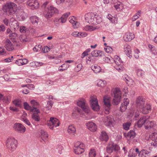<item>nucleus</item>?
I'll list each match as a JSON object with an SVG mask.
<instances>
[{
  "label": "nucleus",
  "instance_id": "nucleus-1",
  "mask_svg": "<svg viewBox=\"0 0 157 157\" xmlns=\"http://www.w3.org/2000/svg\"><path fill=\"white\" fill-rule=\"evenodd\" d=\"M2 9L7 15H12L16 12L17 6V5L13 2H8L3 6Z\"/></svg>",
  "mask_w": 157,
  "mask_h": 157
},
{
  "label": "nucleus",
  "instance_id": "nucleus-2",
  "mask_svg": "<svg viewBox=\"0 0 157 157\" xmlns=\"http://www.w3.org/2000/svg\"><path fill=\"white\" fill-rule=\"evenodd\" d=\"M17 141L13 138L9 137L6 142V146L9 150L12 151H14L17 147Z\"/></svg>",
  "mask_w": 157,
  "mask_h": 157
},
{
  "label": "nucleus",
  "instance_id": "nucleus-3",
  "mask_svg": "<svg viewBox=\"0 0 157 157\" xmlns=\"http://www.w3.org/2000/svg\"><path fill=\"white\" fill-rule=\"evenodd\" d=\"M77 105L81 107L83 111L86 113L90 112V108L86 103V100L83 98L79 99L77 102Z\"/></svg>",
  "mask_w": 157,
  "mask_h": 157
},
{
  "label": "nucleus",
  "instance_id": "nucleus-4",
  "mask_svg": "<svg viewBox=\"0 0 157 157\" xmlns=\"http://www.w3.org/2000/svg\"><path fill=\"white\" fill-rule=\"evenodd\" d=\"M106 150L108 153L111 154L114 151L116 153L118 152L120 150V147L116 144L110 143L107 146Z\"/></svg>",
  "mask_w": 157,
  "mask_h": 157
},
{
  "label": "nucleus",
  "instance_id": "nucleus-5",
  "mask_svg": "<svg viewBox=\"0 0 157 157\" xmlns=\"http://www.w3.org/2000/svg\"><path fill=\"white\" fill-rule=\"evenodd\" d=\"M90 98L91 99L90 102L92 109L94 111H98L100 109V108L97 98L92 95L90 96Z\"/></svg>",
  "mask_w": 157,
  "mask_h": 157
},
{
  "label": "nucleus",
  "instance_id": "nucleus-6",
  "mask_svg": "<svg viewBox=\"0 0 157 157\" xmlns=\"http://www.w3.org/2000/svg\"><path fill=\"white\" fill-rule=\"evenodd\" d=\"M47 124L50 128L53 129L54 127H56L59 125V121L56 118L51 117L50 120L48 121Z\"/></svg>",
  "mask_w": 157,
  "mask_h": 157
},
{
  "label": "nucleus",
  "instance_id": "nucleus-7",
  "mask_svg": "<svg viewBox=\"0 0 157 157\" xmlns=\"http://www.w3.org/2000/svg\"><path fill=\"white\" fill-rule=\"evenodd\" d=\"M13 128L16 131L23 133L25 132L26 128L21 124L16 123L14 124Z\"/></svg>",
  "mask_w": 157,
  "mask_h": 157
},
{
  "label": "nucleus",
  "instance_id": "nucleus-8",
  "mask_svg": "<svg viewBox=\"0 0 157 157\" xmlns=\"http://www.w3.org/2000/svg\"><path fill=\"white\" fill-rule=\"evenodd\" d=\"M146 104L145 99L142 96L138 97L136 101V108L139 109L144 106V105Z\"/></svg>",
  "mask_w": 157,
  "mask_h": 157
},
{
  "label": "nucleus",
  "instance_id": "nucleus-9",
  "mask_svg": "<svg viewBox=\"0 0 157 157\" xmlns=\"http://www.w3.org/2000/svg\"><path fill=\"white\" fill-rule=\"evenodd\" d=\"M9 24L11 29H13L15 30L18 29L19 27V24L17 21L13 17L10 18Z\"/></svg>",
  "mask_w": 157,
  "mask_h": 157
},
{
  "label": "nucleus",
  "instance_id": "nucleus-10",
  "mask_svg": "<svg viewBox=\"0 0 157 157\" xmlns=\"http://www.w3.org/2000/svg\"><path fill=\"white\" fill-rule=\"evenodd\" d=\"M110 99V97L108 96H105L104 97L103 101L104 104L106 107V108H105V110L107 112V113H109L111 106Z\"/></svg>",
  "mask_w": 157,
  "mask_h": 157
},
{
  "label": "nucleus",
  "instance_id": "nucleus-11",
  "mask_svg": "<svg viewBox=\"0 0 157 157\" xmlns=\"http://www.w3.org/2000/svg\"><path fill=\"white\" fill-rule=\"evenodd\" d=\"M27 4L32 9H36L39 7V3L36 0H29L27 2Z\"/></svg>",
  "mask_w": 157,
  "mask_h": 157
},
{
  "label": "nucleus",
  "instance_id": "nucleus-12",
  "mask_svg": "<svg viewBox=\"0 0 157 157\" xmlns=\"http://www.w3.org/2000/svg\"><path fill=\"white\" fill-rule=\"evenodd\" d=\"M151 107L150 105L148 104H145L144 106L140 109V112L144 114L148 113L151 110Z\"/></svg>",
  "mask_w": 157,
  "mask_h": 157
},
{
  "label": "nucleus",
  "instance_id": "nucleus-13",
  "mask_svg": "<svg viewBox=\"0 0 157 157\" xmlns=\"http://www.w3.org/2000/svg\"><path fill=\"white\" fill-rule=\"evenodd\" d=\"M150 117L148 116H144L143 117L141 118L138 121L137 123L138 127L139 128H140L142 127L144 124H145Z\"/></svg>",
  "mask_w": 157,
  "mask_h": 157
},
{
  "label": "nucleus",
  "instance_id": "nucleus-14",
  "mask_svg": "<svg viewBox=\"0 0 157 157\" xmlns=\"http://www.w3.org/2000/svg\"><path fill=\"white\" fill-rule=\"evenodd\" d=\"M5 47L6 49L9 51H12L14 49L13 45L8 39H7L5 42Z\"/></svg>",
  "mask_w": 157,
  "mask_h": 157
},
{
  "label": "nucleus",
  "instance_id": "nucleus-15",
  "mask_svg": "<svg viewBox=\"0 0 157 157\" xmlns=\"http://www.w3.org/2000/svg\"><path fill=\"white\" fill-rule=\"evenodd\" d=\"M24 107L25 109L30 110L31 112H35L37 113H40V111L35 107H32L30 106L27 102L24 103Z\"/></svg>",
  "mask_w": 157,
  "mask_h": 157
},
{
  "label": "nucleus",
  "instance_id": "nucleus-16",
  "mask_svg": "<svg viewBox=\"0 0 157 157\" xmlns=\"http://www.w3.org/2000/svg\"><path fill=\"white\" fill-rule=\"evenodd\" d=\"M86 125L87 128L91 132H94L97 130V126L95 123L93 122H88L86 124Z\"/></svg>",
  "mask_w": 157,
  "mask_h": 157
},
{
  "label": "nucleus",
  "instance_id": "nucleus-17",
  "mask_svg": "<svg viewBox=\"0 0 157 157\" xmlns=\"http://www.w3.org/2000/svg\"><path fill=\"white\" fill-rule=\"evenodd\" d=\"M124 51L127 56L131 58L132 57V51L131 47L128 44L124 45Z\"/></svg>",
  "mask_w": 157,
  "mask_h": 157
},
{
  "label": "nucleus",
  "instance_id": "nucleus-18",
  "mask_svg": "<svg viewBox=\"0 0 157 157\" xmlns=\"http://www.w3.org/2000/svg\"><path fill=\"white\" fill-rule=\"evenodd\" d=\"M129 100L128 98H124L123 100V103H122L120 107V110L121 112L124 111L127 109V106L129 104Z\"/></svg>",
  "mask_w": 157,
  "mask_h": 157
},
{
  "label": "nucleus",
  "instance_id": "nucleus-19",
  "mask_svg": "<svg viewBox=\"0 0 157 157\" xmlns=\"http://www.w3.org/2000/svg\"><path fill=\"white\" fill-rule=\"evenodd\" d=\"M135 37L134 34L132 33H127L123 37L124 40L126 41H130Z\"/></svg>",
  "mask_w": 157,
  "mask_h": 157
},
{
  "label": "nucleus",
  "instance_id": "nucleus-20",
  "mask_svg": "<svg viewBox=\"0 0 157 157\" xmlns=\"http://www.w3.org/2000/svg\"><path fill=\"white\" fill-rule=\"evenodd\" d=\"M113 117L111 116H107L105 118L104 122L105 125L110 126L112 124Z\"/></svg>",
  "mask_w": 157,
  "mask_h": 157
},
{
  "label": "nucleus",
  "instance_id": "nucleus-21",
  "mask_svg": "<svg viewBox=\"0 0 157 157\" xmlns=\"http://www.w3.org/2000/svg\"><path fill=\"white\" fill-rule=\"evenodd\" d=\"M94 17L93 20L91 21L92 24L97 25L100 23L102 21V18L98 15L94 14Z\"/></svg>",
  "mask_w": 157,
  "mask_h": 157
},
{
  "label": "nucleus",
  "instance_id": "nucleus-22",
  "mask_svg": "<svg viewBox=\"0 0 157 157\" xmlns=\"http://www.w3.org/2000/svg\"><path fill=\"white\" fill-rule=\"evenodd\" d=\"M112 95L114 98H121V92L118 88H116L114 89Z\"/></svg>",
  "mask_w": 157,
  "mask_h": 157
},
{
  "label": "nucleus",
  "instance_id": "nucleus-23",
  "mask_svg": "<svg viewBox=\"0 0 157 157\" xmlns=\"http://www.w3.org/2000/svg\"><path fill=\"white\" fill-rule=\"evenodd\" d=\"M94 16L93 13H88L85 15V19L86 22L92 24V23L90 21L93 20Z\"/></svg>",
  "mask_w": 157,
  "mask_h": 157
},
{
  "label": "nucleus",
  "instance_id": "nucleus-24",
  "mask_svg": "<svg viewBox=\"0 0 157 157\" xmlns=\"http://www.w3.org/2000/svg\"><path fill=\"white\" fill-rule=\"evenodd\" d=\"M91 55L93 57H97L98 56H102L104 55L103 52L101 51L94 50L91 52Z\"/></svg>",
  "mask_w": 157,
  "mask_h": 157
},
{
  "label": "nucleus",
  "instance_id": "nucleus-25",
  "mask_svg": "<svg viewBox=\"0 0 157 157\" xmlns=\"http://www.w3.org/2000/svg\"><path fill=\"white\" fill-rule=\"evenodd\" d=\"M99 138L101 141H107L109 139V137L106 132L104 131H102L101 132V134Z\"/></svg>",
  "mask_w": 157,
  "mask_h": 157
},
{
  "label": "nucleus",
  "instance_id": "nucleus-26",
  "mask_svg": "<svg viewBox=\"0 0 157 157\" xmlns=\"http://www.w3.org/2000/svg\"><path fill=\"white\" fill-rule=\"evenodd\" d=\"M154 134V133H152V135L149 136V139H151L152 140L151 143V145L156 146L157 144V137H155Z\"/></svg>",
  "mask_w": 157,
  "mask_h": 157
},
{
  "label": "nucleus",
  "instance_id": "nucleus-27",
  "mask_svg": "<svg viewBox=\"0 0 157 157\" xmlns=\"http://www.w3.org/2000/svg\"><path fill=\"white\" fill-rule=\"evenodd\" d=\"M67 132L70 134L75 135L76 132V129L73 125H69L68 127Z\"/></svg>",
  "mask_w": 157,
  "mask_h": 157
},
{
  "label": "nucleus",
  "instance_id": "nucleus-28",
  "mask_svg": "<svg viewBox=\"0 0 157 157\" xmlns=\"http://www.w3.org/2000/svg\"><path fill=\"white\" fill-rule=\"evenodd\" d=\"M84 147H78L75 148L74 149V152L77 155L81 154L84 151Z\"/></svg>",
  "mask_w": 157,
  "mask_h": 157
},
{
  "label": "nucleus",
  "instance_id": "nucleus-29",
  "mask_svg": "<svg viewBox=\"0 0 157 157\" xmlns=\"http://www.w3.org/2000/svg\"><path fill=\"white\" fill-rule=\"evenodd\" d=\"M43 15L47 19L50 18L52 16V13L49 11L47 7L44 10L43 13Z\"/></svg>",
  "mask_w": 157,
  "mask_h": 157
},
{
  "label": "nucleus",
  "instance_id": "nucleus-30",
  "mask_svg": "<svg viewBox=\"0 0 157 157\" xmlns=\"http://www.w3.org/2000/svg\"><path fill=\"white\" fill-rule=\"evenodd\" d=\"M91 68L95 73H97L100 72L101 70V67L97 65L92 66L91 67Z\"/></svg>",
  "mask_w": 157,
  "mask_h": 157
},
{
  "label": "nucleus",
  "instance_id": "nucleus-31",
  "mask_svg": "<svg viewBox=\"0 0 157 157\" xmlns=\"http://www.w3.org/2000/svg\"><path fill=\"white\" fill-rule=\"evenodd\" d=\"M48 8L50 11L51 13H52V15L54 13H57L58 12V10L55 7L52 6H49L47 7Z\"/></svg>",
  "mask_w": 157,
  "mask_h": 157
},
{
  "label": "nucleus",
  "instance_id": "nucleus-32",
  "mask_svg": "<svg viewBox=\"0 0 157 157\" xmlns=\"http://www.w3.org/2000/svg\"><path fill=\"white\" fill-rule=\"evenodd\" d=\"M155 125L154 121H150L147 120L146 125L145 126L146 129H149L153 127Z\"/></svg>",
  "mask_w": 157,
  "mask_h": 157
},
{
  "label": "nucleus",
  "instance_id": "nucleus-33",
  "mask_svg": "<svg viewBox=\"0 0 157 157\" xmlns=\"http://www.w3.org/2000/svg\"><path fill=\"white\" fill-rule=\"evenodd\" d=\"M41 137L43 140L46 142H47V139L48 137V135L46 132L44 131H41Z\"/></svg>",
  "mask_w": 157,
  "mask_h": 157
},
{
  "label": "nucleus",
  "instance_id": "nucleus-34",
  "mask_svg": "<svg viewBox=\"0 0 157 157\" xmlns=\"http://www.w3.org/2000/svg\"><path fill=\"white\" fill-rule=\"evenodd\" d=\"M150 152L146 150H143L141 151L139 157H148Z\"/></svg>",
  "mask_w": 157,
  "mask_h": 157
},
{
  "label": "nucleus",
  "instance_id": "nucleus-35",
  "mask_svg": "<svg viewBox=\"0 0 157 157\" xmlns=\"http://www.w3.org/2000/svg\"><path fill=\"white\" fill-rule=\"evenodd\" d=\"M32 23L33 24H37L39 20L37 17L36 16H33L30 18Z\"/></svg>",
  "mask_w": 157,
  "mask_h": 157
},
{
  "label": "nucleus",
  "instance_id": "nucleus-36",
  "mask_svg": "<svg viewBox=\"0 0 157 157\" xmlns=\"http://www.w3.org/2000/svg\"><path fill=\"white\" fill-rule=\"evenodd\" d=\"M113 60V62H114L116 64V65H120V64H122V61L120 58L118 56H115Z\"/></svg>",
  "mask_w": 157,
  "mask_h": 157
},
{
  "label": "nucleus",
  "instance_id": "nucleus-37",
  "mask_svg": "<svg viewBox=\"0 0 157 157\" xmlns=\"http://www.w3.org/2000/svg\"><path fill=\"white\" fill-rule=\"evenodd\" d=\"M137 155V153L135 152L134 148H133L131 149L129 151L128 156V157H135Z\"/></svg>",
  "mask_w": 157,
  "mask_h": 157
},
{
  "label": "nucleus",
  "instance_id": "nucleus-38",
  "mask_svg": "<svg viewBox=\"0 0 157 157\" xmlns=\"http://www.w3.org/2000/svg\"><path fill=\"white\" fill-rule=\"evenodd\" d=\"M38 113H34L32 114V118L35 121L38 122L40 120V117L38 114Z\"/></svg>",
  "mask_w": 157,
  "mask_h": 157
},
{
  "label": "nucleus",
  "instance_id": "nucleus-39",
  "mask_svg": "<svg viewBox=\"0 0 157 157\" xmlns=\"http://www.w3.org/2000/svg\"><path fill=\"white\" fill-rule=\"evenodd\" d=\"M114 6L117 11H120L123 8V4L120 2H118L116 4H115Z\"/></svg>",
  "mask_w": 157,
  "mask_h": 157
},
{
  "label": "nucleus",
  "instance_id": "nucleus-40",
  "mask_svg": "<svg viewBox=\"0 0 157 157\" xmlns=\"http://www.w3.org/2000/svg\"><path fill=\"white\" fill-rule=\"evenodd\" d=\"M103 60L105 62L109 63H113L114 60L110 56L105 57L103 58Z\"/></svg>",
  "mask_w": 157,
  "mask_h": 157
},
{
  "label": "nucleus",
  "instance_id": "nucleus-41",
  "mask_svg": "<svg viewBox=\"0 0 157 157\" xmlns=\"http://www.w3.org/2000/svg\"><path fill=\"white\" fill-rule=\"evenodd\" d=\"M13 104L16 106L21 107L22 104L21 101L19 99H16L13 101Z\"/></svg>",
  "mask_w": 157,
  "mask_h": 157
},
{
  "label": "nucleus",
  "instance_id": "nucleus-42",
  "mask_svg": "<svg viewBox=\"0 0 157 157\" xmlns=\"http://www.w3.org/2000/svg\"><path fill=\"white\" fill-rule=\"evenodd\" d=\"M81 113V109L78 107H76L75 108V110L72 113V115L74 116H76V115L78 113L80 114Z\"/></svg>",
  "mask_w": 157,
  "mask_h": 157
},
{
  "label": "nucleus",
  "instance_id": "nucleus-43",
  "mask_svg": "<svg viewBox=\"0 0 157 157\" xmlns=\"http://www.w3.org/2000/svg\"><path fill=\"white\" fill-rule=\"evenodd\" d=\"M106 84V82L105 80L101 79L98 80V85L99 86L104 87Z\"/></svg>",
  "mask_w": 157,
  "mask_h": 157
},
{
  "label": "nucleus",
  "instance_id": "nucleus-44",
  "mask_svg": "<svg viewBox=\"0 0 157 157\" xmlns=\"http://www.w3.org/2000/svg\"><path fill=\"white\" fill-rule=\"evenodd\" d=\"M135 136V133L133 131L131 130L127 134L126 136L127 137L133 138Z\"/></svg>",
  "mask_w": 157,
  "mask_h": 157
},
{
  "label": "nucleus",
  "instance_id": "nucleus-45",
  "mask_svg": "<svg viewBox=\"0 0 157 157\" xmlns=\"http://www.w3.org/2000/svg\"><path fill=\"white\" fill-rule=\"evenodd\" d=\"M53 103L52 101L51 100L47 101L46 108L48 110H50L53 105Z\"/></svg>",
  "mask_w": 157,
  "mask_h": 157
},
{
  "label": "nucleus",
  "instance_id": "nucleus-46",
  "mask_svg": "<svg viewBox=\"0 0 157 157\" xmlns=\"http://www.w3.org/2000/svg\"><path fill=\"white\" fill-rule=\"evenodd\" d=\"M18 16H20L22 20H24L27 17V16L23 11H21L18 13Z\"/></svg>",
  "mask_w": 157,
  "mask_h": 157
},
{
  "label": "nucleus",
  "instance_id": "nucleus-47",
  "mask_svg": "<svg viewBox=\"0 0 157 157\" xmlns=\"http://www.w3.org/2000/svg\"><path fill=\"white\" fill-rule=\"evenodd\" d=\"M30 103L32 105V107H35L37 109V107H39V103L35 100H31Z\"/></svg>",
  "mask_w": 157,
  "mask_h": 157
},
{
  "label": "nucleus",
  "instance_id": "nucleus-48",
  "mask_svg": "<svg viewBox=\"0 0 157 157\" xmlns=\"http://www.w3.org/2000/svg\"><path fill=\"white\" fill-rule=\"evenodd\" d=\"M131 123L129 122H127L126 123L123 124V126L124 129L126 130H128L129 128V127L131 125Z\"/></svg>",
  "mask_w": 157,
  "mask_h": 157
},
{
  "label": "nucleus",
  "instance_id": "nucleus-49",
  "mask_svg": "<svg viewBox=\"0 0 157 157\" xmlns=\"http://www.w3.org/2000/svg\"><path fill=\"white\" fill-rule=\"evenodd\" d=\"M42 48V46L40 45H36L33 48V50L34 52H38L40 51Z\"/></svg>",
  "mask_w": 157,
  "mask_h": 157
},
{
  "label": "nucleus",
  "instance_id": "nucleus-50",
  "mask_svg": "<svg viewBox=\"0 0 157 157\" xmlns=\"http://www.w3.org/2000/svg\"><path fill=\"white\" fill-rule=\"evenodd\" d=\"M136 73L137 75L139 77H142L144 75V71L141 69H137L136 70Z\"/></svg>",
  "mask_w": 157,
  "mask_h": 157
},
{
  "label": "nucleus",
  "instance_id": "nucleus-51",
  "mask_svg": "<svg viewBox=\"0 0 157 157\" xmlns=\"http://www.w3.org/2000/svg\"><path fill=\"white\" fill-rule=\"evenodd\" d=\"M121 98H114L113 100V104L115 105H117L120 101Z\"/></svg>",
  "mask_w": 157,
  "mask_h": 157
},
{
  "label": "nucleus",
  "instance_id": "nucleus-52",
  "mask_svg": "<svg viewBox=\"0 0 157 157\" xmlns=\"http://www.w3.org/2000/svg\"><path fill=\"white\" fill-rule=\"evenodd\" d=\"M96 155L95 151L94 150H91L89 153L90 157H95Z\"/></svg>",
  "mask_w": 157,
  "mask_h": 157
},
{
  "label": "nucleus",
  "instance_id": "nucleus-53",
  "mask_svg": "<svg viewBox=\"0 0 157 157\" xmlns=\"http://www.w3.org/2000/svg\"><path fill=\"white\" fill-rule=\"evenodd\" d=\"M81 146L82 147H84V145L80 142H77L75 144V148L80 147Z\"/></svg>",
  "mask_w": 157,
  "mask_h": 157
},
{
  "label": "nucleus",
  "instance_id": "nucleus-54",
  "mask_svg": "<svg viewBox=\"0 0 157 157\" xmlns=\"http://www.w3.org/2000/svg\"><path fill=\"white\" fill-rule=\"evenodd\" d=\"M16 63L18 66H21L23 65V61L22 59H17L15 62Z\"/></svg>",
  "mask_w": 157,
  "mask_h": 157
},
{
  "label": "nucleus",
  "instance_id": "nucleus-55",
  "mask_svg": "<svg viewBox=\"0 0 157 157\" xmlns=\"http://www.w3.org/2000/svg\"><path fill=\"white\" fill-rule=\"evenodd\" d=\"M9 36L11 39H15L17 37V35L16 33H14L10 34Z\"/></svg>",
  "mask_w": 157,
  "mask_h": 157
},
{
  "label": "nucleus",
  "instance_id": "nucleus-56",
  "mask_svg": "<svg viewBox=\"0 0 157 157\" xmlns=\"http://www.w3.org/2000/svg\"><path fill=\"white\" fill-rule=\"evenodd\" d=\"M104 50L107 53L111 52L112 51V49L111 47L107 46L106 48H104Z\"/></svg>",
  "mask_w": 157,
  "mask_h": 157
},
{
  "label": "nucleus",
  "instance_id": "nucleus-57",
  "mask_svg": "<svg viewBox=\"0 0 157 157\" xmlns=\"http://www.w3.org/2000/svg\"><path fill=\"white\" fill-rule=\"evenodd\" d=\"M49 50V48L47 46L43 47L42 49L43 52L44 53L48 52Z\"/></svg>",
  "mask_w": 157,
  "mask_h": 157
},
{
  "label": "nucleus",
  "instance_id": "nucleus-58",
  "mask_svg": "<svg viewBox=\"0 0 157 157\" xmlns=\"http://www.w3.org/2000/svg\"><path fill=\"white\" fill-rule=\"evenodd\" d=\"M69 21L72 24L75 22V18L74 16L70 17L69 18Z\"/></svg>",
  "mask_w": 157,
  "mask_h": 157
},
{
  "label": "nucleus",
  "instance_id": "nucleus-59",
  "mask_svg": "<svg viewBox=\"0 0 157 157\" xmlns=\"http://www.w3.org/2000/svg\"><path fill=\"white\" fill-rule=\"evenodd\" d=\"M122 64H120V65H116V66H115V68L117 70L119 71L122 69Z\"/></svg>",
  "mask_w": 157,
  "mask_h": 157
},
{
  "label": "nucleus",
  "instance_id": "nucleus-60",
  "mask_svg": "<svg viewBox=\"0 0 157 157\" xmlns=\"http://www.w3.org/2000/svg\"><path fill=\"white\" fill-rule=\"evenodd\" d=\"M79 23L77 21H75L74 23H73L72 25L74 29H76L78 28L79 26Z\"/></svg>",
  "mask_w": 157,
  "mask_h": 157
},
{
  "label": "nucleus",
  "instance_id": "nucleus-61",
  "mask_svg": "<svg viewBox=\"0 0 157 157\" xmlns=\"http://www.w3.org/2000/svg\"><path fill=\"white\" fill-rule=\"evenodd\" d=\"M67 0H56V3L57 4L59 5L61 3H63L65 1L67 2Z\"/></svg>",
  "mask_w": 157,
  "mask_h": 157
},
{
  "label": "nucleus",
  "instance_id": "nucleus-62",
  "mask_svg": "<svg viewBox=\"0 0 157 157\" xmlns=\"http://www.w3.org/2000/svg\"><path fill=\"white\" fill-rule=\"evenodd\" d=\"M3 22L4 23V24L6 25V26H8L9 25V20L6 18H5L3 20Z\"/></svg>",
  "mask_w": 157,
  "mask_h": 157
},
{
  "label": "nucleus",
  "instance_id": "nucleus-63",
  "mask_svg": "<svg viewBox=\"0 0 157 157\" xmlns=\"http://www.w3.org/2000/svg\"><path fill=\"white\" fill-rule=\"evenodd\" d=\"M82 64H78L77 66V68H76V70L77 71H80L82 69Z\"/></svg>",
  "mask_w": 157,
  "mask_h": 157
},
{
  "label": "nucleus",
  "instance_id": "nucleus-64",
  "mask_svg": "<svg viewBox=\"0 0 157 157\" xmlns=\"http://www.w3.org/2000/svg\"><path fill=\"white\" fill-rule=\"evenodd\" d=\"M79 33L77 32V31H75L73 32L72 33V35L73 36H74L75 37H77L79 36V35H78V34H79Z\"/></svg>",
  "mask_w": 157,
  "mask_h": 157
}]
</instances>
